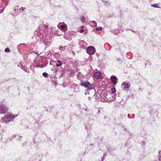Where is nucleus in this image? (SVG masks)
I'll return each instance as SVG.
<instances>
[{"label": "nucleus", "mask_w": 161, "mask_h": 161, "mask_svg": "<svg viewBox=\"0 0 161 161\" xmlns=\"http://www.w3.org/2000/svg\"><path fill=\"white\" fill-rule=\"evenodd\" d=\"M80 86H83L86 88H87L89 90H92L93 88V85L87 81L81 80Z\"/></svg>", "instance_id": "obj_1"}, {"label": "nucleus", "mask_w": 161, "mask_h": 161, "mask_svg": "<svg viewBox=\"0 0 161 161\" xmlns=\"http://www.w3.org/2000/svg\"><path fill=\"white\" fill-rule=\"evenodd\" d=\"M87 53L90 55H92L95 53L96 50L94 47L90 46L86 49Z\"/></svg>", "instance_id": "obj_2"}, {"label": "nucleus", "mask_w": 161, "mask_h": 161, "mask_svg": "<svg viewBox=\"0 0 161 161\" xmlns=\"http://www.w3.org/2000/svg\"><path fill=\"white\" fill-rule=\"evenodd\" d=\"M8 110V108L5 105L0 104V114H5Z\"/></svg>", "instance_id": "obj_3"}, {"label": "nucleus", "mask_w": 161, "mask_h": 161, "mask_svg": "<svg viewBox=\"0 0 161 161\" xmlns=\"http://www.w3.org/2000/svg\"><path fill=\"white\" fill-rule=\"evenodd\" d=\"M5 115L6 119L7 121L8 122H10L11 120L12 121L13 119L17 116V115L14 116L9 113H8Z\"/></svg>", "instance_id": "obj_4"}, {"label": "nucleus", "mask_w": 161, "mask_h": 161, "mask_svg": "<svg viewBox=\"0 0 161 161\" xmlns=\"http://www.w3.org/2000/svg\"><path fill=\"white\" fill-rule=\"evenodd\" d=\"M122 86L124 90L128 91L129 90V88L130 86V85L124 82L122 84Z\"/></svg>", "instance_id": "obj_5"}, {"label": "nucleus", "mask_w": 161, "mask_h": 161, "mask_svg": "<svg viewBox=\"0 0 161 161\" xmlns=\"http://www.w3.org/2000/svg\"><path fill=\"white\" fill-rule=\"evenodd\" d=\"M93 75L95 78L97 79L100 78L102 76L101 74L99 72H96L94 73Z\"/></svg>", "instance_id": "obj_6"}, {"label": "nucleus", "mask_w": 161, "mask_h": 161, "mask_svg": "<svg viewBox=\"0 0 161 161\" xmlns=\"http://www.w3.org/2000/svg\"><path fill=\"white\" fill-rule=\"evenodd\" d=\"M18 66L19 67H20L21 69L24 70L25 71L28 72V71H27L28 69H27V68L26 66L23 65L22 64H21V63H20V64H19Z\"/></svg>", "instance_id": "obj_7"}, {"label": "nucleus", "mask_w": 161, "mask_h": 161, "mask_svg": "<svg viewBox=\"0 0 161 161\" xmlns=\"http://www.w3.org/2000/svg\"><path fill=\"white\" fill-rule=\"evenodd\" d=\"M111 79L112 80V82L114 84H115L116 82V80L117 79L116 77L114 75H112L111 76Z\"/></svg>", "instance_id": "obj_8"}, {"label": "nucleus", "mask_w": 161, "mask_h": 161, "mask_svg": "<svg viewBox=\"0 0 161 161\" xmlns=\"http://www.w3.org/2000/svg\"><path fill=\"white\" fill-rule=\"evenodd\" d=\"M90 25L92 27H96L97 25V23L95 21H92L89 22Z\"/></svg>", "instance_id": "obj_9"}, {"label": "nucleus", "mask_w": 161, "mask_h": 161, "mask_svg": "<svg viewBox=\"0 0 161 161\" xmlns=\"http://www.w3.org/2000/svg\"><path fill=\"white\" fill-rule=\"evenodd\" d=\"M109 96H107L106 98H109L110 101H112L114 100L115 98V97L114 96H111L110 97H109Z\"/></svg>", "instance_id": "obj_10"}, {"label": "nucleus", "mask_w": 161, "mask_h": 161, "mask_svg": "<svg viewBox=\"0 0 161 161\" xmlns=\"http://www.w3.org/2000/svg\"><path fill=\"white\" fill-rule=\"evenodd\" d=\"M1 122H2L3 123H4V122L7 123L8 122L7 121L6 119L5 115V116L4 117H2L1 118Z\"/></svg>", "instance_id": "obj_11"}, {"label": "nucleus", "mask_w": 161, "mask_h": 161, "mask_svg": "<svg viewBox=\"0 0 161 161\" xmlns=\"http://www.w3.org/2000/svg\"><path fill=\"white\" fill-rule=\"evenodd\" d=\"M86 42L83 40H81L79 42V44L80 45V46L84 45H86Z\"/></svg>", "instance_id": "obj_12"}, {"label": "nucleus", "mask_w": 161, "mask_h": 161, "mask_svg": "<svg viewBox=\"0 0 161 161\" xmlns=\"http://www.w3.org/2000/svg\"><path fill=\"white\" fill-rule=\"evenodd\" d=\"M82 77V74L80 72L78 73V75H77V78L79 80H80Z\"/></svg>", "instance_id": "obj_13"}, {"label": "nucleus", "mask_w": 161, "mask_h": 161, "mask_svg": "<svg viewBox=\"0 0 161 161\" xmlns=\"http://www.w3.org/2000/svg\"><path fill=\"white\" fill-rule=\"evenodd\" d=\"M57 62H58L56 64V66L57 67H59L62 65V63L61 61L58 60L57 61Z\"/></svg>", "instance_id": "obj_14"}, {"label": "nucleus", "mask_w": 161, "mask_h": 161, "mask_svg": "<svg viewBox=\"0 0 161 161\" xmlns=\"http://www.w3.org/2000/svg\"><path fill=\"white\" fill-rule=\"evenodd\" d=\"M42 75L46 78H47L48 77V74L46 72H44L42 74Z\"/></svg>", "instance_id": "obj_15"}, {"label": "nucleus", "mask_w": 161, "mask_h": 161, "mask_svg": "<svg viewBox=\"0 0 161 161\" xmlns=\"http://www.w3.org/2000/svg\"><path fill=\"white\" fill-rule=\"evenodd\" d=\"M65 46H61L60 47L59 50L61 51H64L65 49Z\"/></svg>", "instance_id": "obj_16"}, {"label": "nucleus", "mask_w": 161, "mask_h": 161, "mask_svg": "<svg viewBox=\"0 0 161 161\" xmlns=\"http://www.w3.org/2000/svg\"><path fill=\"white\" fill-rule=\"evenodd\" d=\"M81 22L82 23L84 22L85 21L86 19L84 16H81Z\"/></svg>", "instance_id": "obj_17"}, {"label": "nucleus", "mask_w": 161, "mask_h": 161, "mask_svg": "<svg viewBox=\"0 0 161 161\" xmlns=\"http://www.w3.org/2000/svg\"><path fill=\"white\" fill-rule=\"evenodd\" d=\"M111 92L113 93H114L116 92V89L115 88L113 87L111 88Z\"/></svg>", "instance_id": "obj_18"}, {"label": "nucleus", "mask_w": 161, "mask_h": 161, "mask_svg": "<svg viewBox=\"0 0 161 161\" xmlns=\"http://www.w3.org/2000/svg\"><path fill=\"white\" fill-rule=\"evenodd\" d=\"M95 30L96 31H97L101 30H102V27H100L99 28H96Z\"/></svg>", "instance_id": "obj_19"}, {"label": "nucleus", "mask_w": 161, "mask_h": 161, "mask_svg": "<svg viewBox=\"0 0 161 161\" xmlns=\"http://www.w3.org/2000/svg\"><path fill=\"white\" fill-rule=\"evenodd\" d=\"M5 52L6 53H9L10 52V50L8 48H7L5 49Z\"/></svg>", "instance_id": "obj_20"}, {"label": "nucleus", "mask_w": 161, "mask_h": 161, "mask_svg": "<svg viewBox=\"0 0 161 161\" xmlns=\"http://www.w3.org/2000/svg\"><path fill=\"white\" fill-rule=\"evenodd\" d=\"M85 94L86 95H87L88 94H89V91H88V90H87V89L86 90V91L85 92Z\"/></svg>", "instance_id": "obj_21"}, {"label": "nucleus", "mask_w": 161, "mask_h": 161, "mask_svg": "<svg viewBox=\"0 0 161 161\" xmlns=\"http://www.w3.org/2000/svg\"><path fill=\"white\" fill-rule=\"evenodd\" d=\"M65 25H61V28L62 29H64L65 28Z\"/></svg>", "instance_id": "obj_22"}, {"label": "nucleus", "mask_w": 161, "mask_h": 161, "mask_svg": "<svg viewBox=\"0 0 161 161\" xmlns=\"http://www.w3.org/2000/svg\"><path fill=\"white\" fill-rule=\"evenodd\" d=\"M152 5L154 7H159L157 6V4H153Z\"/></svg>", "instance_id": "obj_23"}, {"label": "nucleus", "mask_w": 161, "mask_h": 161, "mask_svg": "<svg viewBox=\"0 0 161 161\" xmlns=\"http://www.w3.org/2000/svg\"><path fill=\"white\" fill-rule=\"evenodd\" d=\"M80 46H81V47L83 49H85L86 47V46H85V45H83Z\"/></svg>", "instance_id": "obj_24"}, {"label": "nucleus", "mask_w": 161, "mask_h": 161, "mask_svg": "<svg viewBox=\"0 0 161 161\" xmlns=\"http://www.w3.org/2000/svg\"><path fill=\"white\" fill-rule=\"evenodd\" d=\"M84 29H81L80 30V33H83L84 32Z\"/></svg>", "instance_id": "obj_25"}, {"label": "nucleus", "mask_w": 161, "mask_h": 161, "mask_svg": "<svg viewBox=\"0 0 161 161\" xmlns=\"http://www.w3.org/2000/svg\"><path fill=\"white\" fill-rule=\"evenodd\" d=\"M159 153L160 154V152ZM158 159L160 161H161V156L160 155V154L159 157H158Z\"/></svg>", "instance_id": "obj_26"}, {"label": "nucleus", "mask_w": 161, "mask_h": 161, "mask_svg": "<svg viewBox=\"0 0 161 161\" xmlns=\"http://www.w3.org/2000/svg\"><path fill=\"white\" fill-rule=\"evenodd\" d=\"M102 1L104 3H109V2L108 1H104L103 0H102Z\"/></svg>", "instance_id": "obj_27"}, {"label": "nucleus", "mask_w": 161, "mask_h": 161, "mask_svg": "<svg viewBox=\"0 0 161 161\" xmlns=\"http://www.w3.org/2000/svg\"><path fill=\"white\" fill-rule=\"evenodd\" d=\"M91 97H88V100L89 101H91Z\"/></svg>", "instance_id": "obj_28"}, {"label": "nucleus", "mask_w": 161, "mask_h": 161, "mask_svg": "<svg viewBox=\"0 0 161 161\" xmlns=\"http://www.w3.org/2000/svg\"><path fill=\"white\" fill-rule=\"evenodd\" d=\"M55 34H56V35L58 36H60L61 35V34H58V33H57V32L55 33Z\"/></svg>", "instance_id": "obj_29"}, {"label": "nucleus", "mask_w": 161, "mask_h": 161, "mask_svg": "<svg viewBox=\"0 0 161 161\" xmlns=\"http://www.w3.org/2000/svg\"><path fill=\"white\" fill-rule=\"evenodd\" d=\"M71 75H72V74H74L75 72L73 70H72V71H71Z\"/></svg>", "instance_id": "obj_30"}, {"label": "nucleus", "mask_w": 161, "mask_h": 161, "mask_svg": "<svg viewBox=\"0 0 161 161\" xmlns=\"http://www.w3.org/2000/svg\"><path fill=\"white\" fill-rule=\"evenodd\" d=\"M105 158V157L103 156L102 159L101 161H103L104 160Z\"/></svg>", "instance_id": "obj_31"}, {"label": "nucleus", "mask_w": 161, "mask_h": 161, "mask_svg": "<svg viewBox=\"0 0 161 161\" xmlns=\"http://www.w3.org/2000/svg\"><path fill=\"white\" fill-rule=\"evenodd\" d=\"M117 60L119 61H120L121 60V58H117Z\"/></svg>", "instance_id": "obj_32"}, {"label": "nucleus", "mask_w": 161, "mask_h": 161, "mask_svg": "<svg viewBox=\"0 0 161 161\" xmlns=\"http://www.w3.org/2000/svg\"><path fill=\"white\" fill-rule=\"evenodd\" d=\"M107 153H104L103 154V156H104V157H105L106 156H107Z\"/></svg>", "instance_id": "obj_33"}, {"label": "nucleus", "mask_w": 161, "mask_h": 161, "mask_svg": "<svg viewBox=\"0 0 161 161\" xmlns=\"http://www.w3.org/2000/svg\"><path fill=\"white\" fill-rule=\"evenodd\" d=\"M21 8L22 9V10L23 11L24 10V8L23 7H21V8H20L19 9H20Z\"/></svg>", "instance_id": "obj_34"}, {"label": "nucleus", "mask_w": 161, "mask_h": 161, "mask_svg": "<svg viewBox=\"0 0 161 161\" xmlns=\"http://www.w3.org/2000/svg\"><path fill=\"white\" fill-rule=\"evenodd\" d=\"M64 38L65 39H67V38H66V37H65V36H64Z\"/></svg>", "instance_id": "obj_35"}, {"label": "nucleus", "mask_w": 161, "mask_h": 161, "mask_svg": "<svg viewBox=\"0 0 161 161\" xmlns=\"http://www.w3.org/2000/svg\"><path fill=\"white\" fill-rule=\"evenodd\" d=\"M13 136V138H14L15 137H16V136H14V135Z\"/></svg>", "instance_id": "obj_36"}, {"label": "nucleus", "mask_w": 161, "mask_h": 161, "mask_svg": "<svg viewBox=\"0 0 161 161\" xmlns=\"http://www.w3.org/2000/svg\"><path fill=\"white\" fill-rule=\"evenodd\" d=\"M129 114H128V117L129 118H129Z\"/></svg>", "instance_id": "obj_37"}, {"label": "nucleus", "mask_w": 161, "mask_h": 161, "mask_svg": "<svg viewBox=\"0 0 161 161\" xmlns=\"http://www.w3.org/2000/svg\"><path fill=\"white\" fill-rule=\"evenodd\" d=\"M14 11H16V9H15L14 10Z\"/></svg>", "instance_id": "obj_38"}, {"label": "nucleus", "mask_w": 161, "mask_h": 161, "mask_svg": "<svg viewBox=\"0 0 161 161\" xmlns=\"http://www.w3.org/2000/svg\"><path fill=\"white\" fill-rule=\"evenodd\" d=\"M84 27V26H82L81 27V28H83Z\"/></svg>", "instance_id": "obj_39"}, {"label": "nucleus", "mask_w": 161, "mask_h": 161, "mask_svg": "<svg viewBox=\"0 0 161 161\" xmlns=\"http://www.w3.org/2000/svg\"><path fill=\"white\" fill-rule=\"evenodd\" d=\"M110 95H111V94H110V95H108V96H109V97H110Z\"/></svg>", "instance_id": "obj_40"}, {"label": "nucleus", "mask_w": 161, "mask_h": 161, "mask_svg": "<svg viewBox=\"0 0 161 161\" xmlns=\"http://www.w3.org/2000/svg\"><path fill=\"white\" fill-rule=\"evenodd\" d=\"M139 90H141V88H139Z\"/></svg>", "instance_id": "obj_41"}, {"label": "nucleus", "mask_w": 161, "mask_h": 161, "mask_svg": "<svg viewBox=\"0 0 161 161\" xmlns=\"http://www.w3.org/2000/svg\"><path fill=\"white\" fill-rule=\"evenodd\" d=\"M98 113H100V111H99V110H98Z\"/></svg>", "instance_id": "obj_42"}, {"label": "nucleus", "mask_w": 161, "mask_h": 161, "mask_svg": "<svg viewBox=\"0 0 161 161\" xmlns=\"http://www.w3.org/2000/svg\"><path fill=\"white\" fill-rule=\"evenodd\" d=\"M85 128L86 129V127L85 126Z\"/></svg>", "instance_id": "obj_43"}, {"label": "nucleus", "mask_w": 161, "mask_h": 161, "mask_svg": "<svg viewBox=\"0 0 161 161\" xmlns=\"http://www.w3.org/2000/svg\"><path fill=\"white\" fill-rule=\"evenodd\" d=\"M22 137V136H20V137Z\"/></svg>", "instance_id": "obj_44"}]
</instances>
